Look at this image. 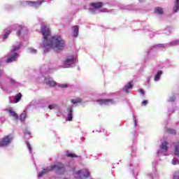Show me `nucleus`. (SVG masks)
I'll use <instances>...</instances> for the list:
<instances>
[{
	"label": "nucleus",
	"instance_id": "1",
	"mask_svg": "<svg viewBox=\"0 0 179 179\" xmlns=\"http://www.w3.org/2000/svg\"><path fill=\"white\" fill-rule=\"evenodd\" d=\"M43 41L41 47L43 50L44 54L50 52L51 50H55L57 52H60L65 48V40L62 36H51V30L48 26L42 24L41 28Z\"/></svg>",
	"mask_w": 179,
	"mask_h": 179
},
{
	"label": "nucleus",
	"instance_id": "2",
	"mask_svg": "<svg viewBox=\"0 0 179 179\" xmlns=\"http://www.w3.org/2000/svg\"><path fill=\"white\" fill-rule=\"evenodd\" d=\"M12 30L17 31V36L20 38H26V37H27V34H29V30L27 29V27L15 24L4 29L1 35L2 41H6L7 40L8 37H9V34L12 33Z\"/></svg>",
	"mask_w": 179,
	"mask_h": 179
},
{
	"label": "nucleus",
	"instance_id": "3",
	"mask_svg": "<svg viewBox=\"0 0 179 179\" xmlns=\"http://www.w3.org/2000/svg\"><path fill=\"white\" fill-rule=\"evenodd\" d=\"M43 171L38 174V178H41V177L47 174V173H50V171H55L57 174H64L65 173V166L62 163L59 162L55 165L43 168Z\"/></svg>",
	"mask_w": 179,
	"mask_h": 179
},
{
	"label": "nucleus",
	"instance_id": "4",
	"mask_svg": "<svg viewBox=\"0 0 179 179\" xmlns=\"http://www.w3.org/2000/svg\"><path fill=\"white\" fill-rule=\"evenodd\" d=\"M22 42H17L16 44L13 45L10 52L8 54V58L6 59V62L8 64L10 62H16L20 57V48H22Z\"/></svg>",
	"mask_w": 179,
	"mask_h": 179
},
{
	"label": "nucleus",
	"instance_id": "5",
	"mask_svg": "<svg viewBox=\"0 0 179 179\" xmlns=\"http://www.w3.org/2000/svg\"><path fill=\"white\" fill-rule=\"evenodd\" d=\"M179 41L175 40L171 41L169 43H165V44H157L153 46H151L149 50L147 51L148 54H152L156 51H159V50H163V48H167V47H174V45H178Z\"/></svg>",
	"mask_w": 179,
	"mask_h": 179
},
{
	"label": "nucleus",
	"instance_id": "6",
	"mask_svg": "<svg viewBox=\"0 0 179 179\" xmlns=\"http://www.w3.org/2000/svg\"><path fill=\"white\" fill-rule=\"evenodd\" d=\"M78 57L74 55L67 56L62 62V68H73L76 65V59Z\"/></svg>",
	"mask_w": 179,
	"mask_h": 179
},
{
	"label": "nucleus",
	"instance_id": "7",
	"mask_svg": "<svg viewBox=\"0 0 179 179\" xmlns=\"http://www.w3.org/2000/svg\"><path fill=\"white\" fill-rule=\"evenodd\" d=\"M101 6H103V3L101 2L92 3L90 4L89 11L92 15H96V13H100V12H103V13L108 12L106 8L100 9Z\"/></svg>",
	"mask_w": 179,
	"mask_h": 179
},
{
	"label": "nucleus",
	"instance_id": "8",
	"mask_svg": "<svg viewBox=\"0 0 179 179\" xmlns=\"http://www.w3.org/2000/svg\"><path fill=\"white\" fill-rule=\"evenodd\" d=\"M52 0H38L36 1H22L21 5H23L25 6L26 5L27 6H31V8H40L44 2H51Z\"/></svg>",
	"mask_w": 179,
	"mask_h": 179
},
{
	"label": "nucleus",
	"instance_id": "9",
	"mask_svg": "<svg viewBox=\"0 0 179 179\" xmlns=\"http://www.w3.org/2000/svg\"><path fill=\"white\" fill-rule=\"evenodd\" d=\"M13 135L8 134L0 140V148H8L13 142Z\"/></svg>",
	"mask_w": 179,
	"mask_h": 179
},
{
	"label": "nucleus",
	"instance_id": "10",
	"mask_svg": "<svg viewBox=\"0 0 179 179\" xmlns=\"http://www.w3.org/2000/svg\"><path fill=\"white\" fill-rule=\"evenodd\" d=\"M169 143L163 141L160 146L159 150L157 151L158 156H169L167 151L169 150Z\"/></svg>",
	"mask_w": 179,
	"mask_h": 179
},
{
	"label": "nucleus",
	"instance_id": "11",
	"mask_svg": "<svg viewBox=\"0 0 179 179\" xmlns=\"http://www.w3.org/2000/svg\"><path fill=\"white\" fill-rule=\"evenodd\" d=\"M73 175L75 178L83 179L89 178V176H90V173L87 169H83L75 172Z\"/></svg>",
	"mask_w": 179,
	"mask_h": 179
},
{
	"label": "nucleus",
	"instance_id": "12",
	"mask_svg": "<svg viewBox=\"0 0 179 179\" xmlns=\"http://www.w3.org/2000/svg\"><path fill=\"white\" fill-rule=\"evenodd\" d=\"M175 157L172 159V164L176 166V164H179V142L175 143Z\"/></svg>",
	"mask_w": 179,
	"mask_h": 179
},
{
	"label": "nucleus",
	"instance_id": "13",
	"mask_svg": "<svg viewBox=\"0 0 179 179\" xmlns=\"http://www.w3.org/2000/svg\"><path fill=\"white\" fill-rule=\"evenodd\" d=\"M96 103L99 104V106H111L113 104H115V101L114 99H97Z\"/></svg>",
	"mask_w": 179,
	"mask_h": 179
},
{
	"label": "nucleus",
	"instance_id": "14",
	"mask_svg": "<svg viewBox=\"0 0 179 179\" xmlns=\"http://www.w3.org/2000/svg\"><path fill=\"white\" fill-rule=\"evenodd\" d=\"M4 111L8 113V114H10V117H13V118H15V120H19V115H17L15 111H13V108H7L4 109Z\"/></svg>",
	"mask_w": 179,
	"mask_h": 179
},
{
	"label": "nucleus",
	"instance_id": "15",
	"mask_svg": "<svg viewBox=\"0 0 179 179\" xmlns=\"http://www.w3.org/2000/svg\"><path fill=\"white\" fill-rule=\"evenodd\" d=\"M45 83L48 86H51V87H54L57 85V83L54 81V80L52 78H50V77L45 78Z\"/></svg>",
	"mask_w": 179,
	"mask_h": 179
},
{
	"label": "nucleus",
	"instance_id": "16",
	"mask_svg": "<svg viewBox=\"0 0 179 179\" xmlns=\"http://www.w3.org/2000/svg\"><path fill=\"white\" fill-rule=\"evenodd\" d=\"M68 114H67V121H71L73 117V109H72V106H69L67 108Z\"/></svg>",
	"mask_w": 179,
	"mask_h": 179
},
{
	"label": "nucleus",
	"instance_id": "17",
	"mask_svg": "<svg viewBox=\"0 0 179 179\" xmlns=\"http://www.w3.org/2000/svg\"><path fill=\"white\" fill-rule=\"evenodd\" d=\"M6 80H7V82H8V83L12 85V86H18L19 85V83L15 81V80L13 79L12 77H6Z\"/></svg>",
	"mask_w": 179,
	"mask_h": 179
},
{
	"label": "nucleus",
	"instance_id": "18",
	"mask_svg": "<svg viewBox=\"0 0 179 179\" xmlns=\"http://www.w3.org/2000/svg\"><path fill=\"white\" fill-rule=\"evenodd\" d=\"M162 75H163V71L159 70L158 71H157V73L154 77L155 82H159V80H160V78Z\"/></svg>",
	"mask_w": 179,
	"mask_h": 179
},
{
	"label": "nucleus",
	"instance_id": "19",
	"mask_svg": "<svg viewBox=\"0 0 179 179\" xmlns=\"http://www.w3.org/2000/svg\"><path fill=\"white\" fill-rule=\"evenodd\" d=\"M73 37H78L79 36V26L76 25L72 27Z\"/></svg>",
	"mask_w": 179,
	"mask_h": 179
},
{
	"label": "nucleus",
	"instance_id": "20",
	"mask_svg": "<svg viewBox=\"0 0 179 179\" xmlns=\"http://www.w3.org/2000/svg\"><path fill=\"white\" fill-rule=\"evenodd\" d=\"M120 8L123 10H134V6L133 5H121Z\"/></svg>",
	"mask_w": 179,
	"mask_h": 179
},
{
	"label": "nucleus",
	"instance_id": "21",
	"mask_svg": "<svg viewBox=\"0 0 179 179\" xmlns=\"http://www.w3.org/2000/svg\"><path fill=\"white\" fill-rule=\"evenodd\" d=\"M164 10L162 7H156L155 8V15H163Z\"/></svg>",
	"mask_w": 179,
	"mask_h": 179
},
{
	"label": "nucleus",
	"instance_id": "22",
	"mask_svg": "<svg viewBox=\"0 0 179 179\" xmlns=\"http://www.w3.org/2000/svg\"><path fill=\"white\" fill-rule=\"evenodd\" d=\"M131 89H132V83H129L127 85L124 86L123 90H124L126 93H129V90H131Z\"/></svg>",
	"mask_w": 179,
	"mask_h": 179
},
{
	"label": "nucleus",
	"instance_id": "23",
	"mask_svg": "<svg viewBox=\"0 0 179 179\" xmlns=\"http://www.w3.org/2000/svg\"><path fill=\"white\" fill-rule=\"evenodd\" d=\"M179 11V0H176L173 6V13H177Z\"/></svg>",
	"mask_w": 179,
	"mask_h": 179
},
{
	"label": "nucleus",
	"instance_id": "24",
	"mask_svg": "<svg viewBox=\"0 0 179 179\" xmlns=\"http://www.w3.org/2000/svg\"><path fill=\"white\" fill-rule=\"evenodd\" d=\"M22 99V93H19L17 96H15L14 101L10 100V103H18Z\"/></svg>",
	"mask_w": 179,
	"mask_h": 179
},
{
	"label": "nucleus",
	"instance_id": "25",
	"mask_svg": "<svg viewBox=\"0 0 179 179\" xmlns=\"http://www.w3.org/2000/svg\"><path fill=\"white\" fill-rule=\"evenodd\" d=\"M1 76H5V71H3L2 69H0V78H1ZM0 88L1 89V90H4V91L6 90V89L3 87V85H2L1 83H0Z\"/></svg>",
	"mask_w": 179,
	"mask_h": 179
},
{
	"label": "nucleus",
	"instance_id": "26",
	"mask_svg": "<svg viewBox=\"0 0 179 179\" xmlns=\"http://www.w3.org/2000/svg\"><path fill=\"white\" fill-rule=\"evenodd\" d=\"M96 132H103L105 136H108L110 135V133H108V131H107L104 129H101V128L97 129Z\"/></svg>",
	"mask_w": 179,
	"mask_h": 179
},
{
	"label": "nucleus",
	"instance_id": "27",
	"mask_svg": "<svg viewBox=\"0 0 179 179\" xmlns=\"http://www.w3.org/2000/svg\"><path fill=\"white\" fill-rule=\"evenodd\" d=\"M20 120L22 122H24L26 120V111H24L20 116Z\"/></svg>",
	"mask_w": 179,
	"mask_h": 179
},
{
	"label": "nucleus",
	"instance_id": "28",
	"mask_svg": "<svg viewBox=\"0 0 179 179\" xmlns=\"http://www.w3.org/2000/svg\"><path fill=\"white\" fill-rule=\"evenodd\" d=\"M134 128H136V131H138L139 129V127L138 126V121L136 120V116L134 115Z\"/></svg>",
	"mask_w": 179,
	"mask_h": 179
},
{
	"label": "nucleus",
	"instance_id": "29",
	"mask_svg": "<svg viewBox=\"0 0 179 179\" xmlns=\"http://www.w3.org/2000/svg\"><path fill=\"white\" fill-rule=\"evenodd\" d=\"M131 157H134V156H136V148L135 146H131Z\"/></svg>",
	"mask_w": 179,
	"mask_h": 179
},
{
	"label": "nucleus",
	"instance_id": "30",
	"mask_svg": "<svg viewBox=\"0 0 179 179\" xmlns=\"http://www.w3.org/2000/svg\"><path fill=\"white\" fill-rule=\"evenodd\" d=\"M71 103H73V104H78V103H82V99H80V98L71 99Z\"/></svg>",
	"mask_w": 179,
	"mask_h": 179
},
{
	"label": "nucleus",
	"instance_id": "31",
	"mask_svg": "<svg viewBox=\"0 0 179 179\" xmlns=\"http://www.w3.org/2000/svg\"><path fill=\"white\" fill-rule=\"evenodd\" d=\"M66 156L67 157H76V155L72 153L71 152H69L68 151L66 153Z\"/></svg>",
	"mask_w": 179,
	"mask_h": 179
},
{
	"label": "nucleus",
	"instance_id": "32",
	"mask_svg": "<svg viewBox=\"0 0 179 179\" xmlns=\"http://www.w3.org/2000/svg\"><path fill=\"white\" fill-rule=\"evenodd\" d=\"M170 33H171V28L168 27L165 29L164 34L169 35Z\"/></svg>",
	"mask_w": 179,
	"mask_h": 179
},
{
	"label": "nucleus",
	"instance_id": "33",
	"mask_svg": "<svg viewBox=\"0 0 179 179\" xmlns=\"http://www.w3.org/2000/svg\"><path fill=\"white\" fill-rule=\"evenodd\" d=\"M28 51H29V52H30V54H36L37 52V50L34 49L32 48H29L28 49Z\"/></svg>",
	"mask_w": 179,
	"mask_h": 179
},
{
	"label": "nucleus",
	"instance_id": "34",
	"mask_svg": "<svg viewBox=\"0 0 179 179\" xmlns=\"http://www.w3.org/2000/svg\"><path fill=\"white\" fill-rule=\"evenodd\" d=\"M169 134H171L172 135H176L177 134V131H176L175 129H168Z\"/></svg>",
	"mask_w": 179,
	"mask_h": 179
},
{
	"label": "nucleus",
	"instance_id": "35",
	"mask_svg": "<svg viewBox=\"0 0 179 179\" xmlns=\"http://www.w3.org/2000/svg\"><path fill=\"white\" fill-rule=\"evenodd\" d=\"M176 101V96H171L169 99H168V101L169 103H173Z\"/></svg>",
	"mask_w": 179,
	"mask_h": 179
},
{
	"label": "nucleus",
	"instance_id": "36",
	"mask_svg": "<svg viewBox=\"0 0 179 179\" xmlns=\"http://www.w3.org/2000/svg\"><path fill=\"white\" fill-rule=\"evenodd\" d=\"M26 144H27L28 150H29V153H31L32 152L31 145H30V143L28 141L26 142Z\"/></svg>",
	"mask_w": 179,
	"mask_h": 179
},
{
	"label": "nucleus",
	"instance_id": "37",
	"mask_svg": "<svg viewBox=\"0 0 179 179\" xmlns=\"http://www.w3.org/2000/svg\"><path fill=\"white\" fill-rule=\"evenodd\" d=\"M173 179H179V171H177L174 173Z\"/></svg>",
	"mask_w": 179,
	"mask_h": 179
},
{
	"label": "nucleus",
	"instance_id": "38",
	"mask_svg": "<svg viewBox=\"0 0 179 179\" xmlns=\"http://www.w3.org/2000/svg\"><path fill=\"white\" fill-rule=\"evenodd\" d=\"M48 108H50V110H54V108H57V105L55 104L49 105Z\"/></svg>",
	"mask_w": 179,
	"mask_h": 179
},
{
	"label": "nucleus",
	"instance_id": "39",
	"mask_svg": "<svg viewBox=\"0 0 179 179\" xmlns=\"http://www.w3.org/2000/svg\"><path fill=\"white\" fill-rule=\"evenodd\" d=\"M24 136H26V135H31V132H30V131L26 129L24 131Z\"/></svg>",
	"mask_w": 179,
	"mask_h": 179
},
{
	"label": "nucleus",
	"instance_id": "40",
	"mask_svg": "<svg viewBox=\"0 0 179 179\" xmlns=\"http://www.w3.org/2000/svg\"><path fill=\"white\" fill-rule=\"evenodd\" d=\"M168 111H169V114H171V113H174V111H176V108H169Z\"/></svg>",
	"mask_w": 179,
	"mask_h": 179
},
{
	"label": "nucleus",
	"instance_id": "41",
	"mask_svg": "<svg viewBox=\"0 0 179 179\" xmlns=\"http://www.w3.org/2000/svg\"><path fill=\"white\" fill-rule=\"evenodd\" d=\"M131 166H132L133 167H134L135 169H136V167H138V166H139V163H138V162H134V163L131 164Z\"/></svg>",
	"mask_w": 179,
	"mask_h": 179
},
{
	"label": "nucleus",
	"instance_id": "42",
	"mask_svg": "<svg viewBox=\"0 0 179 179\" xmlns=\"http://www.w3.org/2000/svg\"><path fill=\"white\" fill-rule=\"evenodd\" d=\"M5 121H6V119L5 118V117L3 116L0 117V122H5Z\"/></svg>",
	"mask_w": 179,
	"mask_h": 179
},
{
	"label": "nucleus",
	"instance_id": "43",
	"mask_svg": "<svg viewBox=\"0 0 179 179\" xmlns=\"http://www.w3.org/2000/svg\"><path fill=\"white\" fill-rule=\"evenodd\" d=\"M141 106H148V101H143V102L141 103Z\"/></svg>",
	"mask_w": 179,
	"mask_h": 179
},
{
	"label": "nucleus",
	"instance_id": "44",
	"mask_svg": "<svg viewBox=\"0 0 179 179\" xmlns=\"http://www.w3.org/2000/svg\"><path fill=\"white\" fill-rule=\"evenodd\" d=\"M139 92L141 96H145V91L143 89H141Z\"/></svg>",
	"mask_w": 179,
	"mask_h": 179
},
{
	"label": "nucleus",
	"instance_id": "45",
	"mask_svg": "<svg viewBox=\"0 0 179 179\" xmlns=\"http://www.w3.org/2000/svg\"><path fill=\"white\" fill-rule=\"evenodd\" d=\"M7 9H12V6L7 5Z\"/></svg>",
	"mask_w": 179,
	"mask_h": 179
},
{
	"label": "nucleus",
	"instance_id": "46",
	"mask_svg": "<svg viewBox=\"0 0 179 179\" xmlns=\"http://www.w3.org/2000/svg\"><path fill=\"white\" fill-rule=\"evenodd\" d=\"M147 81L148 83L150 82V77H147Z\"/></svg>",
	"mask_w": 179,
	"mask_h": 179
},
{
	"label": "nucleus",
	"instance_id": "47",
	"mask_svg": "<svg viewBox=\"0 0 179 179\" xmlns=\"http://www.w3.org/2000/svg\"><path fill=\"white\" fill-rule=\"evenodd\" d=\"M61 87H66V84H62V85H61Z\"/></svg>",
	"mask_w": 179,
	"mask_h": 179
},
{
	"label": "nucleus",
	"instance_id": "48",
	"mask_svg": "<svg viewBox=\"0 0 179 179\" xmlns=\"http://www.w3.org/2000/svg\"><path fill=\"white\" fill-rule=\"evenodd\" d=\"M41 72H42L43 73H45V71H44V67H43V68L41 69Z\"/></svg>",
	"mask_w": 179,
	"mask_h": 179
},
{
	"label": "nucleus",
	"instance_id": "49",
	"mask_svg": "<svg viewBox=\"0 0 179 179\" xmlns=\"http://www.w3.org/2000/svg\"><path fill=\"white\" fill-rule=\"evenodd\" d=\"M139 2H145V0H138Z\"/></svg>",
	"mask_w": 179,
	"mask_h": 179
},
{
	"label": "nucleus",
	"instance_id": "50",
	"mask_svg": "<svg viewBox=\"0 0 179 179\" xmlns=\"http://www.w3.org/2000/svg\"><path fill=\"white\" fill-rule=\"evenodd\" d=\"M134 135H136V131H134Z\"/></svg>",
	"mask_w": 179,
	"mask_h": 179
},
{
	"label": "nucleus",
	"instance_id": "51",
	"mask_svg": "<svg viewBox=\"0 0 179 179\" xmlns=\"http://www.w3.org/2000/svg\"><path fill=\"white\" fill-rule=\"evenodd\" d=\"M41 20H42L41 19H39V22H41Z\"/></svg>",
	"mask_w": 179,
	"mask_h": 179
}]
</instances>
